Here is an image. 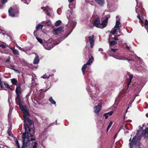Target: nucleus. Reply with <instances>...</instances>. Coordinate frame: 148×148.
Returning <instances> with one entry per match:
<instances>
[{"instance_id": "1", "label": "nucleus", "mask_w": 148, "mask_h": 148, "mask_svg": "<svg viewBox=\"0 0 148 148\" xmlns=\"http://www.w3.org/2000/svg\"><path fill=\"white\" fill-rule=\"evenodd\" d=\"M23 113V117L24 119V127L25 132L23 133V140L24 144L25 143V136L26 134H28V131L30 132L31 128L34 127V122L29 118V114L27 110L26 106H24L21 109Z\"/></svg>"}, {"instance_id": "2", "label": "nucleus", "mask_w": 148, "mask_h": 148, "mask_svg": "<svg viewBox=\"0 0 148 148\" xmlns=\"http://www.w3.org/2000/svg\"><path fill=\"white\" fill-rule=\"evenodd\" d=\"M29 135L28 133L26 134L25 136V143L24 144V142L23 138H22V146L21 148H26L27 147H30V141L29 140ZM22 138H23V134H22ZM15 143H16L17 146L18 148H21L20 146L19 143L17 139H16Z\"/></svg>"}, {"instance_id": "3", "label": "nucleus", "mask_w": 148, "mask_h": 148, "mask_svg": "<svg viewBox=\"0 0 148 148\" xmlns=\"http://www.w3.org/2000/svg\"><path fill=\"white\" fill-rule=\"evenodd\" d=\"M141 137L140 136H134L132 138L131 142L129 143L130 148H132V146L133 145H136V148H142L140 146L141 145V143L140 142Z\"/></svg>"}, {"instance_id": "4", "label": "nucleus", "mask_w": 148, "mask_h": 148, "mask_svg": "<svg viewBox=\"0 0 148 148\" xmlns=\"http://www.w3.org/2000/svg\"><path fill=\"white\" fill-rule=\"evenodd\" d=\"M102 105V103L100 102L97 105L95 106L94 107V112L98 116L99 115V112L101 110Z\"/></svg>"}, {"instance_id": "5", "label": "nucleus", "mask_w": 148, "mask_h": 148, "mask_svg": "<svg viewBox=\"0 0 148 148\" xmlns=\"http://www.w3.org/2000/svg\"><path fill=\"white\" fill-rule=\"evenodd\" d=\"M15 99L16 104L19 106L20 109L24 106H25L22 105L23 103L21 99V96H16Z\"/></svg>"}, {"instance_id": "6", "label": "nucleus", "mask_w": 148, "mask_h": 148, "mask_svg": "<svg viewBox=\"0 0 148 148\" xmlns=\"http://www.w3.org/2000/svg\"><path fill=\"white\" fill-rule=\"evenodd\" d=\"M93 26H95L97 28H102V23H100V19L99 17L96 18L94 22Z\"/></svg>"}, {"instance_id": "7", "label": "nucleus", "mask_w": 148, "mask_h": 148, "mask_svg": "<svg viewBox=\"0 0 148 148\" xmlns=\"http://www.w3.org/2000/svg\"><path fill=\"white\" fill-rule=\"evenodd\" d=\"M141 135L144 138H148V127L142 130Z\"/></svg>"}, {"instance_id": "8", "label": "nucleus", "mask_w": 148, "mask_h": 148, "mask_svg": "<svg viewBox=\"0 0 148 148\" xmlns=\"http://www.w3.org/2000/svg\"><path fill=\"white\" fill-rule=\"evenodd\" d=\"M64 27L61 26L57 29H53V33L56 34L60 33L63 31Z\"/></svg>"}, {"instance_id": "9", "label": "nucleus", "mask_w": 148, "mask_h": 148, "mask_svg": "<svg viewBox=\"0 0 148 148\" xmlns=\"http://www.w3.org/2000/svg\"><path fill=\"white\" fill-rule=\"evenodd\" d=\"M43 45L46 49L48 50H50L54 47L53 45L52 44L48 43L47 42V43H44V44Z\"/></svg>"}, {"instance_id": "10", "label": "nucleus", "mask_w": 148, "mask_h": 148, "mask_svg": "<svg viewBox=\"0 0 148 148\" xmlns=\"http://www.w3.org/2000/svg\"><path fill=\"white\" fill-rule=\"evenodd\" d=\"M94 37L95 36L94 35H92V36H89L88 37L90 47L91 48L93 47L94 45Z\"/></svg>"}, {"instance_id": "11", "label": "nucleus", "mask_w": 148, "mask_h": 148, "mask_svg": "<svg viewBox=\"0 0 148 148\" xmlns=\"http://www.w3.org/2000/svg\"><path fill=\"white\" fill-rule=\"evenodd\" d=\"M110 17V16H109V17L106 16L105 19L103 20V21H102V28H104L107 26V25L108 21L109 18Z\"/></svg>"}, {"instance_id": "12", "label": "nucleus", "mask_w": 148, "mask_h": 148, "mask_svg": "<svg viewBox=\"0 0 148 148\" xmlns=\"http://www.w3.org/2000/svg\"><path fill=\"white\" fill-rule=\"evenodd\" d=\"M35 128L34 127L31 128L30 132L28 131V133L29 135V138L30 137H33L34 136V134L35 132Z\"/></svg>"}, {"instance_id": "13", "label": "nucleus", "mask_w": 148, "mask_h": 148, "mask_svg": "<svg viewBox=\"0 0 148 148\" xmlns=\"http://www.w3.org/2000/svg\"><path fill=\"white\" fill-rule=\"evenodd\" d=\"M116 18L117 19V18H118V19L116 21V25L114 27V28H117V29H120V27L119 25L120 24V19L119 18V16H116Z\"/></svg>"}, {"instance_id": "14", "label": "nucleus", "mask_w": 148, "mask_h": 148, "mask_svg": "<svg viewBox=\"0 0 148 148\" xmlns=\"http://www.w3.org/2000/svg\"><path fill=\"white\" fill-rule=\"evenodd\" d=\"M8 13L10 16L12 17H14L15 15L14 14V11L12 7H10L9 9Z\"/></svg>"}, {"instance_id": "15", "label": "nucleus", "mask_w": 148, "mask_h": 148, "mask_svg": "<svg viewBox=\"0 0 148 148\" xmlns=\"http://www.w3.org/2000/svg\"><path fill=\"white\" fill-rule=\"evenodd\" d=\"M15 91L16 96H21L22 92L21 88H16Z\"/></svg>"}, {"instance_id": "16", "label": "nucleus", "mask_w": 148, "mask_h": 148, "mask_svg": "<svg viewBox=\"0 0 148 148\" xmlns=\"http://www.w3.org/2000/svg\"><path fill=\"white\" fill-rule=\"evenodd\" d=\"M95 1L101 6H102L105 3L104 0H95Z\"/></svg>"}, {"instance_id": "17", "label": "nucleus", "mask_w": 148, "mask_h": 148, "mask_svg": "<svg viewBox=\"0 0 148 148\" xmlns=\"http://www.w3.org/2000/svg\"><path fill=\"white\" fill-rule=\"evenodd\" d=\"M133 75L132 74H130L129 76V81L127 84V87L126 88H125V89H126V90H127L128 89L129 85L130 84V83L131 82L132 79L133 77Z\"/></svg>"}, {"instance_id": "18", "label": "nucleus", "mask_w": 148, "mask_h": 148, "mask_svg": "<svg viewBox=\"0 0 148 148\" xmlns=\"http://www.w3.org/2000/svg\"><path fill=\"white\" fill-rule=\"evenodd\" d=\"M117 59L119 60H127L128 62H129L130 61H132V59H129L123 56H118L117 58Z\"/></svg>"}, {"instance_id": "19", "label": "nucleus", "mask_w": 148, "mask_h": 148, "mask_svg": "<svg viewBox=\"0 0 148 148\" xmlns=\"http://www.w3.org/2000/svg\"><path fill=\"white\" fill-rule=\"evenodd\" d=\"M117 28H115L114 27L112 29L111 31L110 32V35L109 36V40L111 38V34H115L117 31Z\"/></svg>"}, {"instance_id": "20", "label": "nucleus", "mask_w": 148, "mask_h": 148, "mask_svg": "<svg viewBox=\"0 0 148 148\" xmlns=\"http://www.w3.org/2000/svg\"><path fill=\"white\" fill-rule=\"evenodd\" d=\"M10 49L12 50L13 53L15 55H18L19 54V52L18 50H16L12 47H10Z\"/></svg>"}, {"instance_id": "21", "label": "nucleus", "mask_w": 148, "mask_h": 148, "mask_svg": "<svg viewBox=\"0 0 148 148\" xmlns=\"http://www.w3.org/2000/svg\"><path fill=\"white\" fill-rule=\"evenodd\" d=\"M43 27V25L41 24H39L36 27V31L38 30L39 29H41ZM36 31H34V36H36V34H35Z\"/></svg>"}, {"instance_id": "22", "label": "nucleus", "mask_w": 148, "mask_h": 148, "mask_svg": "<svg viewBox=\"0 0 148 148\" xmlns=\"http://www.w3.org/2000/svg\"><path fill=\"white\" fill-rule=\"evenodd\" d=\"M39 57L38 56H36L34 60V64H37L39 63Z\"/></svg>"}, {"instance_id": "23", "label": "nucleus", "mask_w": 148, "mask_h": 148, "mask_svg": "<svg viewBox=\"0 0 148 148\" xmlns=\"http://www.w3.org/2000/svg\"><path fill=\"white\" fill-rule=\"evenodd\" d=\"M12 84L14 85H16L17 83V80L15 78H13L10 79Z\"/></svg>"}, {"instance_id": "24", "label": "nucleus", "mask_w": 148, "mask_h": 148, "mask_svg": "<svg viewBox=\"0 0 148 148\" xmlns=\"http://www.w3.org/2000/svg\"><path fill=\"white\" fill-rule=\"evenodd\" d=\"M88 65V64L86 63V64H84L82 67V73L83 75L85 74V71L87 67V65Z\"/></svg>"}, {"instance_id": "25", "label": "nucleus", "mask_w": 148, "mask_h": 148, "mask_svg": "<svg viewBox=\"0 0 148 148\" xmlns=\"http://www.w3.org/2000/svg\"><path fill=\"white\" fill-rule=\"evenodd\" d=\"M94 60V58L92 56L89 59L88 62L86 63L88 65H90L92 63L93 61Z\"/></svg>"}, {"instance_id": "26", "label": "nucleus", "mask_w": 148, "mask_h": 148, "mask_svg": "<svg viewBox=\"0 0 148 148\" xmlns=\"http://www.w3.org/2000/svg\"><path fill=\"white\" fill-rule=\"evenodd\" d=\"M49 101L52 104L55 105L56 104V102L53 99L52 97H50L49 99Z\"/></svg>"}, {"instance_id": "27", "label": "nucleus", "mask_w": 148, "mask_h": 148, "mask_svg": "<svg viewBox=\"0 0 148 148\" xmlns=\"http://www.w3.org/2000/svg\"><path fill=\"white\" fill-rule=\"evenodd\" d=\"M3 83L6 88L9 89L11 90H12V88H10V85L8 84L7 82H4Z\"/></svg>"}, {"instance_id": "28", "label": "nucleus", "mask_w": 148, "mask_h": 148, "mask_svg": "<svg viewBox=\"0 0 148 148\" xmlns=\"http://www.w3.org/2000/svg\"><path fill=\"white\" fill-rule=\"evenodd\" d=\"M109 45L110 46L116 45L117 43V42L113 40L110 41L109 40Z\"/></svg>"}, {"instance_id": "29", "label": "nucleus", "mask_w": 148, "mask_h": 148, "mask_svg": "<svg viewBox=\"0 0 148 148\" xmlns=\"http://www.w3.org/2000/svg\"><path fill=\"white\" fill-rule=\"evenodd\" d=\"M54 75L53 74H51V75H49L48 76L47 75H43L42 76V78H43L44 79L47 78L48 79L49 78L50 76H52Z\"/></svg>"}, {"instance_id": "30", "label": "nucleus", "mask_w": 148, "mask_h": 148, "mask_svg": "<svg viewBox=\"0 0 148 148\" xmlns=\"http://www.w3.org/2000/svg\"><path fill=\"white\" fill-rule=\"evenodd\" d=\"M113 122L112 121H111L110 123H109V124L108 126V127L107 129V132H108V130L110 129V128L111 127V126H112V124Z\"/></svg>"}, {"instance_id": "31", "label": "nucleus", "mask_w": 148, "mask_h": 148, "mask_svg": "<svg viewBox=\"0 0 148 148\" xmlns=\"http://www.w3.org/2000/svg\"><path fill=\"white\" fill-rule=\"evenodd\" d=\"M36 39L38 40V41L41 44H43V42L42 41V39H40V38H38L36 36Z\"/></svg>"}, {"instance_id": "32", "label": "nucleus", "mask_w": 148, "mask_h": 148, "mask_svg": "<svg viewBox=\"0 0 148 148\" xmlns=\"http://www.w3.org/2000/svg\"><path fill=\"white\" fill-rule=\"evenodd\" d=\"M62 23V21L60 20H58L56 21L55 23V25L57 26L59 25Z\"/></svg>"}, {"instance_id": "33", "label": "nucleus", "mask_w": 148, "mask_h": 148, "mask_svg": "<svg viewBox=\"0 0 148 148\" xmlns=\"http://www.w3.org/2000/svg\"><path fill=\"white\" fill-rule=\"evenodd\" d=\"M22 1H23L24 2L27 4H29L31 0H21Z\"/></svg>"}, {"instance_id": "34", "label": "nucleus", "mask_w": 148, "mask_h": 148, "mask_svg": "<svg viewBox=\"0 0 148 148\" xmlns=\"http://www.w3.org/2000/svg\"><path fill=\"white\" fill-rule=\"evenodd\" d=\"M136 12L137 13L138 15L137 16V18L139 20L141 18L140 17V12H137L136 10Z\"/></svg>"}, {"instance_id": "35", "label": "nucleus", "mask_w": 148, "mask_h": 148, "mask_svg": "<svg viewBox=\"0 0 148 148\" xmlns=\"http://www.w3.org/2000/svg\"><path fill=\"white\" fill-rule=\"evenodd\" d=\"M9 68L11 69H13L14 70H15L14 69L15 68V66L14 65H12V64H10V65H9ZM16 71H17V70H16Z\"/></svg>"}, {"instance_id": "36", "label": "nucleus", "mask_w": 148, "mask_h": 148, "mask_svg": "<svg viewBox=\"0 0 148 148\" xmlns=\"http://www.w3.org/2000/svg\"><path fill=\"white\" fill-rule=\"evenodd\" d=\"M34 145L33 147V148H36L37 147V145H38L37 143L35 142L34 143Z\"/></svg>"}, {"instance_id": "37", "label": "nucleus", "mask_w": 148, "mask_h": 148, "mask_svg": "<svg viewBox=\"0 0 148 148\" xmlns=\"http://www.w3.org/2000/svg\"><path fill=\"white\" fill-rule=\"evenodd\" d=\"M113 113V111H111L109 112H107V113H106V114H107L108 115H108H112V114Z\"/></svg>"}, {"instance_id": "38", "label": "nucleus", "mask_w": 148, "mask_h": 148, "mask_svg": "<svg viewBox=\"0 0 148 148\" xmlns=\"http://www.w3.org/2000/svg\"><path fill=\"white\" fill-rule=\"evenodd\" d=\"M117 50V49H114L112 48L110 49V51H113L114 52H116Z\"/></svg>"}, {"instance_id": "39", "label": "nucleus", "mask_w": 148, "mask_h": 148, "mask_svg": "<svg viewBox=\"0 0 148 148\" xmlns=\"http://www.w3.org/2000/svg\"><path fill=\"white\" fill-rule=\"evenodd\" d=\"M15 85L17 86V87H16V88H21V84L19 83H18L17 82V83L16 84V85Z\"/></svg>"}, {"instance_id": "40", "label": "nucleus", "mask_w": 148, "mask_h": 148, "mask_svg": "<svg viewBox=\"0 0 148 148\" xmlns=\"http://www.w3.org/2000/svg\"><path fill=\"white\" fill-rule=\"evenodd\" d=\"M112 39H114L116 41L117 40H118V38L116 36V35L115 36L114 38H112Z\"/></svg>"}, {"instance_id": "41", "label": "nucleus", "mask_w": 148, "mask_h": 148, "mask_svg": "<svg viewBox=\"0 0 148 148\" xmlns=\"http://www.w3.org/2000/svg\"><path fill=\"white\" fill-rule=\"evenodd\" d=\"M10 61V58L9 57L5 61V62H8Z\"/></svg>"}, {"instance_id": "42", "label": "nucleus", "mask_w": 148, "mask_h": 148, "mask_svg": "<svg viewBox=\"0 0 148 148\" xmlns=\"http://www.w3.org/2000/svg\"><path fill=\"white\" fill-rule=\"evenodd\" d=\"M0 47H2L3 49H5L6 48V46L3 44H1L0 45Z\"/></svg>"}, {"instance_id": "43", "label": "nucleus", "mask_w": 148, "mask_h": 148, "mask_svg": "<svg viewBox=\"0 0 148 148\" xmlns=\"http://www.w3.org/2000/svg\"><path fill=\"white\" fill-rule=\"evenodd\" d=\"M103 116L105 117V118L106 119H107L108 118V116L107 114H106V113L104 114Z\"/></svg>"}, {"instance_id": "44", "label": "nucleus", "mask_w": 148, "mask_h": 148, "mask_svg": "<svg viewBox=\"0 0 148 148\" xmlns=\"http://www.w3.org/2000/svg\"><path fill=\"white\" fill-rule=\"evenodd\" d=\"M139 22L141 24L143 25L144 24L143 21L140 18L139 20Z\"/></svg>"}, {"instance_id": "45", "label": "nucleus", "mask_w": 148, "mask_h": 148, "mask_svg": "<svg viewBox=\"0 0 148 148\" xmlns=\"http://www.w3.org/2000/svg\"><path fill=\"white\" fill-rule=\"evenodd\" d=\"M0 87H1V89H3L5 90L4 88H3V84L2 83V82L0 83Z\"/></svg>"}, {"instance_id": "46", "label": "nucleus", "mask_w": 148, "mask_h": 148, "mask_svg": "<svg viewBox=\"0 0 148 148\" xmlns=\"http://www.w3.org/2000/svg\"><path fill=\"white\" fill-rule=\"evenodd\" d=\"M2 4L3 3H2L1 2L0 3V9H2L3 8V5Z\"/></svg>"}, {"instance_id": "47", "label": "nucleus", "mask_w": 148, "mask_h": 148, "mask_svg": "<svg viewBox=\"0 0 148 148\" xmlns=\"http://www.w3.org/2000/svg\"><path fill=\"white\" fill-rule=\"evenodd\" d=\"M7 0H1V3H4L7 2Z\"/></svg>"}, {"instance_id": "48", "label": "nucleus", "mask_w": 148, "mask_h": 148, "mask_svg": "<svg viewBox=\"0 0 148 148\" xmlns=\"http://www.w3.org/2000/svg\"><path fill=\"white\" fill-rule=\"evenodd\" d=\"M29 140L30 141V143L32 141H33V140H35V139L34 138H30V139L29 138Z\"/></svg>"}, {"instance_id": "49", "label": "nucleus", "mask_w": 148, "mask_h": 148, "mask_svg": "<svg viewBox=\"0 0 148 148\" xmlns=\"http://www.w3.org/2000/svg\"><path fill=\"white\" fill-rule=\"evenodd\" d=\"M50 22V21H46L45 22V25H48V24H49V23Z\"/></svg>"}, {"instance_id": "50", "label": "nucleus", "mask_w": 148, "mask_h": 148, "mask_svg": "<svg viewBox=\"0 0 148 148\" xmlns=\"http://www.w3.org/2000/svg\"><path fill=\"white\" fill-rule=\"evenodd\" d=\"M74 0H68V1L69 3H72L74 1Z\"/></svg>"}, {"instance_id": "51", "label": "nucleus", "mask_w": 148, "mask_h": 148, "mask_svg": "<svg viewBox=\"0 0 148 148\" xmlns=\"http://www.w3.org/2000/svg\"><path fill=\"white\" fill-rule=\"evenodd\" d=\"M99 51H103V49L101 48H99Z\"/></svg>"}, {"instance_id": "52", "label": "nucleus", "mask_w": 148, "mask_h": 148, "mask_svg": "<svg viewBox=\"0 0 148 148\" xmlns=\"http://www.w3.org/2000/svg\"><path fill=\"white\" fill-rule=\"evenodd\" d=\"M71 31L65 37H67L71 33Z\"/></svg>"}, {"instance_id": "53", "label": "nucleus", "mask_w": 148, "mask_h": 148, "mask_svg": "<svg viewBox=\"0 0 148 148\" xmlns=\"http://www.w3.org/2000/svg\"><path fill=\"white\" fill-rule=\"evenodd\" d=\"M18 49H19L20 50H21L22 51L23 50V49L22 48H21V47H18Z\"/></svg>"}, {"instance_id": "54", "label": "nucleus", "mask_w": 148, "mask_h": 148, "mask_svg": "<svg viewBox=\"0 0 148 148\" xmlns=\"http://www.w3.org/2000/svg\"><path fill=\"white\" fill-rule=\"evenodd\" d=\"M126 48L127 49H130V47H128L127 45H126Z\"/></svg>"}, {"instance_id": "55", "label": "nucleus", "mask_w": 148, "mask_h": 148, "mask_svg": "<svg viewBox=\"0 0 148 148\" xmlns=\"http://www.w3.org/2000/svg\"><path fill=\"white\" fill-rule=\"evenodd\" d=\"M138 58L140 61H141V60H142V59L140 57H138Z\"/></svg>"}, {"instance_id": "56", "label": "nucleus", "mask_w": 148, "mask_h": 148, "mask_svg": "<svg viewBox=\"0 0 148 148\" xmlns=\"http://www.w3.org/2000/svg\"><path fill=\"white\" fill-rule=\"evenodd\" d=\"M44 8H46V7H42L41 8V9L43 10H45L43 9Z\"/></svg>"}, {"instance_id": "57", "label": "nucleus", "mask_w": 148, "mask_h": 148, "mask_svg": "<svg viewBox=\"0 0 148 148\" xmlns=\"http://www.w3.org/2000/svg\"><path fill=\"white\" fill-rule=\"evenodd\" d=\"M46 12V14H47V13H49V12L48 10H46V12Z\"/></svg>"}, {"instance_id": "58", "label": "nucleus", "mask_w": 148, "mask_h": 148, "mask_svg": "<svg viewBox=\"0 0 148 148\" xmlns=\"http://www.w3.org/2000/svg\"><path fill=\"white\" fill-rule=\"evenodd\" d=\"M89 2H92L93 0H87Z\"/></svg>"}, {"instance_id": "59", "label": "nucleus", "mask_w": 148, "mask_h": 148, "mask_svg": "<svg viewBox=\"0 0 148 148\" xmlns=\"http://www.w3.org/2000/svg\"><path fill=\"white\" fill-rule=\"evenodd\" d=\"M48 16H51V15L50 14V13H47V14Z\"/></svg>"}, {"instance_id": "60", "label": "nucleus", "mask_w": 148, "mask_h": 148, "mask_svg": "<svg viewBox=\"0 0 148 148\" xmlns=\"http://www.w3.org/2000/svg\"><path fill=\"white\" fill-rule=\"evenodd\" d=\"M121 34H120V35H116V36H117L118 38V37H119L120 35H121Z\"/></svg>"}, {"instance_id": "61", "label": "nucleus", "mask_w": 148, "mask_h": 148, "mask_svg": "<svg viewBox=\"0 0 148 148\" xmlns=\"http://www.w3.org/2000/svg\"><path fill=\"white\" fill-rule=\"evenodd\" d=\"M16 47L18 48V47H19V46L16 43Z\"/></svg>"}, {"instance_id": "62", "label": "nucleus", "mask_w": 148, "mask_h": 148, "mask_svg": "<svg viewBox=\"0 0 148 148\" xmlns=\"http://www.w3.org/2000/svg\"><path fill=\"white\" fill-rule=\"evenodd\" d=\"M11 134H12V133H10L9 132V135L10 136H11Z\"/></svg>"}, {"instance_id": "63", "label": "nucleus", "mask_w": 148, "mask_h": 148, "mask_svg": "<svg viewBox=\"0 0 148 148\" xmlns=\"http://www.w3.org/2000/svg\"><path fill=\"white\" fill-rule=\"evenodd\" d=\"M129 108V107H128L127 109L125 111H126V112H127V110L128 109V108Z\"/></svg>"}, {"instance_id": "64", "label": "nucleus", "mask_w": 148, "mask_h": 148, "mask_svg": "<svg viewBox=\"0 0 148 148\" xmlns=\"http://www.w3.org/2000/svg\"><path fill=\"white\" fill-rule=\"evenodd\" d=\"M0 33L1 34H2L3 35H4L5 34H4L2 32H1Z\"/></svg>"}]
</instances>
